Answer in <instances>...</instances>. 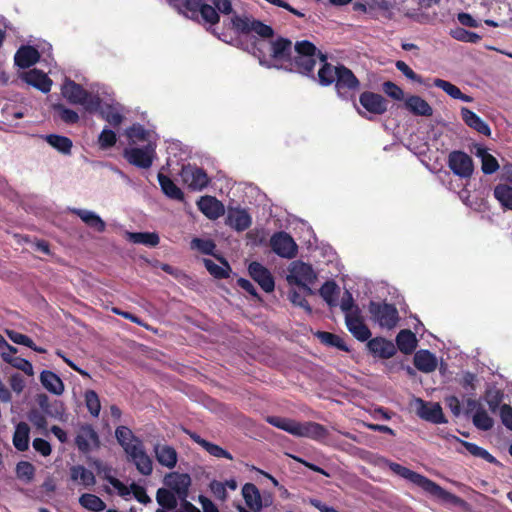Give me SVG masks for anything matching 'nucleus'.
Here are the masks:
<instances>
[{
	"mask_svg": "<svg viewBox=\"0 0 512 512\" xmlns=\"http://www.w3.org/2000/svg\"><path fill=\"white\" fill-rule=\"evenodd\" d=\"M115 436L127 454L129 461L134 463L138 472L144 476L151 475L153 472V462L147 454L142 440L136 437L132 430L126 426L117 427Z\"/></svg>",
	"mask_w": 512,
	"mask_h": 512,
	"instance_id": "f257e3e1",
	"label": "nucleus"
},
{
	"mask_svg": "<svg viewBox=\"0 0 512 512\" xmlns=\"http://www.w3.org/2000/svg\"><path fill=\"white\" fill-rule=\"evenodd\" d=\"M266 421L272 426L293 436L328 443L329 432L322 424L313 421L299 422L297 420L281 416H268Z\"/></svg>",
	"mask_w": 512,
	"mask_h": 512,
	"instance_id": "f03ea898",
	"label": "nucleus"
},
{
	"mask_svg": "<svg viewBox=\"0 0 512 512\" xmlns=\"http://www.w3.org/2000/svg\"><path fill=\"white\" fill-rule=\"evenodd\" d=\"M376 464L380 467L387 466L393 473L403 479L411 482L415 486L421 488L426 493L447 500L451 497V493L447 492L436 482L430 480L426 476L410 470L396 462H392L384 457H378Z\"/></svg>",
	"mask_w": 512,
	"mask_h": 512,
	"instance_id": "7ed1b4c3",
	"label": "nucleus"
},
{
	"mask_svg": "<svg viewBox=\"0 0 512 512\" xmlns=\"http://www.w3.org/2000/svg\"><path fill=\"white\" fill-rule=\"evenodd\" d=\"M320 54L322 53L317 50L312 42L308 40L297 41L294 46V55L291 56L289 63L285 65V70L315 79L313 71L317 59L320 60Z\"/></svg>",
	"mask_w": 512,
	"mask_h": 512,
	"instance_id": "20e7f679",
	"label": "nucleus"
},
{
	"mask_svg": "<svg viewBox=\"0 0 512 512\" xmlns=\"http://www.w3.org/2000/svg\"><path fill=\"white\" fill-rule=\"evenodd\" d=\"M61 93L70 104L82 105L89 113H95L102 102L98 91L96 94L88 92L82 85L68 78L62 84Z\"/></svg>",
	"mask_w": 512,
	"mask_h": 512,
	"instance_id": "39448f33",
	"label": "nucleus"
},
{
	"mask_svg": "<svg viewBox=\"0 0 512 512\" xmlns=\"http://www.w3.org/2000/svg\"><path fill=\"white\" fill-rule=\"evenodd\" d=\"M269 58L259 57L260 64L268 68L285 69L292 56V42L288 38L278 37L270 42Z\"/></svg>",
	"mask_w": 512,
	"mask_h": 512,
	"instance_id": "423d86ee",
	"label": "nucleus"
},
{
	"mask_svg": "<svg viewBox=\"0 0 512 512\" xmlns=\"http://www.w3.org/2000/svg\"><path fill=\"white\" fill-rule=\"evenodd\" d=\"M287 282L290 285L301 287L306 295L313 294L311 285L314 284L317 275L312 266L302 261H294L289 265Z\"/></svg>",
	"mask_w": 512,
	"mask_h": 512,
	"instance_id": "0eeeda50",
	"label": "nucleus"
},
{
	"mask_svg": "<svg viewBox=\"0 0 512 512\" xmlns=\"http://www.w3.org/2000/svg\"><path fill=\"white\" fill-rule=\"evenodd\" d=\"M231 25L235 32L239 34L255 33L261 38H271L274 36V30L270 25L251 16H240L234 13L231 18Z\"/></svg>",
	"mask_w": 512,
	"mask_h": 512,
	"instance_id": "6e6552de",
	"label": "nucleus"
},
{
	"mask_svg": "<svg viewBox=\"0 0 512 512\" xmlns=\"http://www.w3.org/2000/svg\"><path fill=\"white\" fill-rule=\"evenodd\" d=\"M333 84H335L338 97L346 101L354 98L361 85L352 70L343 64L338 65V73Z\"/></svg>",
	"mask_w": 512,
	"mask_h": 512,
	"instance_id": "1a4fd4ad",
	"label": "nucleus"
},
{
	"mask_svg": "<svg viewBox=\"0 0 512 512\" xmlns=\"http://www.w3.org/2000/svg\"><path fill=\"white\" fill-rule=\"evenodd\" d=\"M368 310L371 319L381 328L393 329L398 324L399 313L393 304L370 301Z\"/></svg>",
	"mask_w": 512,
	"mask_h": 512,
	"instance_id": "9d476101",
	"label": "nucleus"
},
{
	"mask_svg": "<svg viewBox=\"0 0 512 512\" xmlns=\"http://www.w3.org/2000/svg\"><path fill=\"white\" fill-rule=\"evenodd\" d=\"M124 157L130 164L138 168L148 169L152 166L156 157V143L149 141L143 147L126 148Z\"/></svg>",
	"mask_w": 512,
	"mask_h": 512,
	"instance_id": "9b49d317",
	"label": "nucleus"
},
{
	"mask_svg": "<svg viewBox=\"0 0 512 512\" xmlns=\"http://www.w3.org/2000/svg\"><path fill=\"white\" fill-rule=\"evenodd\" d=\"M180 176L188 188L193 191H202L210 182L205 170L196 165H184L181 169Z\"/></svg>",
	"mask_w": 512,
	"mask_h": 512,
	"instance_id": "f8f14e48",
	"label": "nucleus"
},
{
	"mask_svg": "<svg viewBox=\"0 0 512 512\" xmlns=\"http://www.w3.org/2000/svg\"><path fill=\"white\" fill-rule=\"evenodd\" d=\"M270 246L275 254L282 258L292 259L296 256L298 246L286 232L280 231L272 235Z\"/></svg>",
	"mask_w": 512,
	"mask_h": 512,
	"instance_id": "ddd939ff",
	"label": "nucleus"
},
{
	"mask_svg": "<svg viewBox=\"0 0 512 512\" xmlns=\"http://www.w3.org/2000/svg\"><path fill=\"white\" fill-rule=\"evenodd\" d=\"M75 445L83 454H88L99 448L100 439L92 425L84 424L80 426L75 437Z\"/></svg>",
	"mask_w": 512,
	"mask_h": 512,
	"instance_id": "4468645a",
	"label": "nucleus"
},
{
	"mask_svg": "<svg viewBox=\"0 0 512 512\" xmlns=\"http://www.w3.org/2000/svg\"><path fill=\"white\" fill-rule=\"evenodd\" d=\"M448 167L451 171L461 178H469L473 173L472 158L465 152L455 150L448 156Z\"/></svg>",
	"mask_w": 512,
	"mask_h": 512,
	"instance_id": "2eb2a0df",
	"label": "nucleus"
},
{
	"mask_svg": "<svg viewBox=\"0 0 512 512\" xmlns=\"http://www.w3.org/2000/svg\"><path fill=\"white\" fill-rule=\"evenodd\" d=\"M164 484L180 501H185L188 497L191 478L187 473L171 472L164 477Z\"/></svg>",
	"mask_w": 512,
	"mask_h": 512,
	"instance_id": "dca6fc26",
	"label": "nucleus"
},
{
	"mask_svg": "<svg viewBox=\"0 0 512 512\" xmlns=\"http://www.w3.org/2000/svg\"><path fill=\"white\" fill-rule=\"evenodd\" d=\"M248 272L251 278L258 283L261 289L266 293L274 291L275 282L271 272L259 262H251L248 266Z\"/></svg>",
	"mask_w": 512,
	"mask_h": 512,
	"instance_id": "f3484780",
	"label": "nucleus"
},
{
	"mask_svg": "<svg viewBox=\"0 0 512 512\" xmlns=\"http://www.w3.org/2000/svg\"><path fill=\"white\" fill-rule=\"evenodd\" d=\"M183 6L191 12H199L203 21L210 25L218 24L220 16L216 9L204 0H183Z\"/></svg>",
	"mask_w": 512,
	"mask_h": 512,
	"instance_id": "a211bd4d",
	"label": "nucleus"
},
{
	"mask_svg": "<svg viewBox=\"0 0 512 512\" xmlns=\"http://www.w3.org/2000/svg\"><path fill=\"white\" fill-rule=\"evenodd\" d=\"M359 102L367 112L374 115L384 114L388 107V102L382 95L370 91L361 93Z\"/></svg>",
	"mask_w": 512,
	"mask_h": 512,
	"instance_id": "6ab92c4d",
	"label": "nucleus"
},
{
	"mask_svg": "<svg viewBox=\"0 0 512 512\" xmlns=\"http://www.w3.org/2000/svg\"><path fill=\"white\" fill-rule=\"evenodd\" d=\"M417 403L419 405L417 408V414L420 418L434 424H443L447 422L439 403L426 402L420 398L417 399Z\"/></svg>",
	"mask_w": 512,
	"mask_h": 512,
	"instance_id": "aec40b11",
	"label": "nucleus"
},
{
	"mask_svg": "<svg viewBox=\"0 0 512 512\" xmlns=\"http://www.w3.org/2000/svg\"><path fill=\"white\" fill-rule=\"evenodd\" d=\"M367 347L373 356L382 359H389L393 357L397 352L395 344L383 337H375L370 339L367 343Z\"/></svg>",
	"mask_w": 512,
	"mask_h": 512,
	"instance_id": "412c9836",
	"label": "nucleus"
},
{
	"mask_svg": "<svg viewBox=\"0 0 512 512\" xmlns=\"http://www.w3.org/2000/svg\"><path fill=\"white\" fill-rule=\"evenodd\" d=\"M198 209L211 220L218 219L225 212L224 205L214 196H201L197 201Z\"/></svg>",
	"mask_w": 512,
	"mask_h": 512,
	"instance_id": "4be33fe9",
	"label": "nucleus"
},
{
	"mask_svg": "<svg viewBox=\"0 0 512 512\" xmlns=\"http://www.w3.org/2000/svg\"><path fill=\"white\" fill-rule=\"evenodd\" d=\"M345 323L348 331L359 341H367L371 336V331L364 323L360 314L346 315Z\"/></svg>",
	"mask_w": 512,
	"mask_h": 512,
	"instance_id": "5701e85b",
	"label": "nucleus"
},
{
	"mask_svg": "<svg viewBox=\"0 0 512 512\" xmlns=\"http://www.w3.org/2000/svg\"><path fill=\"white\" fill-rule=\"evenodd\" d=\"M100 114L101 118L107 121L110 125L117 127L123 122L122 106L111 99V103L100 104V108L96 111Z\"/></svg>",
	"mask_w": 512,
	"mask_h": 512,
	"instance_id": "b1692460",
	"label": "nucleus"
},
{
	"mask_svg": "<svg viewBox=\"0 0 512 512\" xmlns=\"http://www.w3.org/2000/svg\"><path fill=\"white\" fill-rule=\"evenodd\" d=\"M22 80L43 93L51 90L52 80L41 70L31 69L21 76Z\"/></svg>",
	"mask_w": 512,
	"mask_h": 512,
	"instance_id": "393cba45",
	"label": "nucleus"
},
{
	"mask_svg": "<svg viewBox=\"0 0 512 512\" xmlns=\"http://www.w3.org/2000/svg\"><path fill=\"white\" fill-rule=\"evenodd\" d=\"M153 451L158 463L169 469H173L178 461L177 451L170 445L155 444Z\"/></svg>",
	"mask_w": 512,
	"mask_h": 512,
	"instance_id": "a878e982",
	"label": "nucleus"
},
{
	"mask_svg": "<svg viewBox=\"0 0 512 512\" xmlns=\"http://www.w3.org/2000/svg\"><path fill=\"white\" fill-rule=\"evenodd\" d=\"M460 114L462 117L463 122L470 127L471 129L477 131L478 133L490 136L491 135V129L489 125L482 120L475 112L470 110L467 107H462L460 110Z\"/></svg>",
	"mask_w": 512,
	"mask_h": 512,
	"instance_id": "bb28decb",
	"label": "nucleus"
},
{
	"mask_svg": "<svg viewBox=\"0 0 512 512\" xmlns=\"http://www.w3.org/2000/svg\"><path fill=\"white\" fill-rule=\"evenodd\" d=\"M40 59V54L33 46L20 47L14 56L15 65L19 68L26 69L33 66Z\"/></svg>",
	"mask_w": 512,
	"mask_h": 512,
	"instance_id": "cd10ccee",
	"label": "nucleus"
},
{
	"mask_svg": "<svg viewBox=\"0 0 512 512\" xmlns=\"http://www.w3.org/2000/svg\"><path fill=\"white\" fill-rule=\"evenodd\" d=\"M414 366L423 373H431L437 368V358L435 354L426 349L418 350L413 358Z\"/></svg>",
	"mask_w": 512,
	"mask_h": 512,
	"instance_id": "c85d7f7f",
	"label": "nucleus"
},
{
	"mask_svg": "<svg viewBox=\"0 0 512 512\" xmlns=\"http://www.w3.org/2000/svg\"><path fill=\"white\" fill-rule=\"evenodd\" d=\"M404 108L416 116L430 117L433 115V108L431 105L417 95L407 97L404 101Z\"/></svg>",
	"mask_w": 512,
	"mask_h": 512,
	"instance_id": "c756f323",
	"label": "nucleus"
},
{
	"mask_svg": "<svg viewBox=\"0 0 512 512\" xmlns=\"http://www.w3.org/2000/svg\"><path fill=\"white\" fill-rule=\"evenodd\" d=\"M69 211L72 214L77 215L87 226L96 230L97 232L101 233L105 231L106 223L94 211L80 208H70Z\"/></svg>",
	"mask_w": 512,
	"mask_h": 512,
	"instance_id": "7c9ffc66",
	"label": "nucleus"
},
{
	"mask_svg": "<svg viewBox=\"0 0 512 512\" xmlns=\"http://www.w3.org/2000/svg\"><path fill=\"white\" fill-rule=\"evenodd\" d=\"M228 224L236 231H245L252 224V219L245 209H231L228 212Z\"/></svg>",
	"mask_w": 512,
	"mask_h": 512,
	"instance_id": "2f4dec72",
	"label": "nucleus"
},
{
	"mask_svg": "<svg viewBox=\"0 0 512 512\" xmlns=\"http://www.w3.org/2000/svg\"><path fill=\"white\" fill-rule=\"evenodd\" d=\"M242 496L246 505L254 512L262 510V497L259 489L253 483H246L242 487Z\"/></svg>",
	"mask_w": 512,
	"mask_h": 512,
	"instance_id": "473e14b6",
	"label": "nucleus"
},
{
	"mask_svg": "<svg viewBox=\"0 0 512 512\" xmlns=\"http://www.w3.org/2000/svg\"><path fill=\"white\" fill-rule=\"evenodd\" d=\"M42 386L54 395H61L64 392V383L61 378L50 370H43L40 374Z\"/></svg>",
	"mask_w": 512,
	"mask_h": 512,
	"instance_id": "72a5a7b5",
	"label": "nucleus"
},
{
	"mask_svg": "<svg viewBox=\"0 0 512 512\" xmlns=\"http://www.w3.org/2000/svg\"><path fill=\"white\" fill-rule=\"evenodd\" d=\"M190 437L195 443L200 445L211 456H214L216 458H226L228 460H233L232 454L226 449L220 447L219 445L203 439L200 435L196 433L190 434Z\"/></svg>",
	"mask_w": 512,
	"mask_h": 512,
	"instance_id": "f704fd0d",
	"label": "nucleus"
},
{
	"mask_svg": "<svg viewBox=\"0 0 512 512\" xmlns=\"http://www.w3.org/2000/svg\"><path fill=\"white\" fill-rule=\"evenodd\" d=\"M321 67L318 71V82L321 86H330L334 83L338 73V65L333 66L327 62V56L320 54Z\"/></svg>",
	"mask_w": 512,
	"mask_h": 512,
	"instance_id": "c9c22d12",
	"label": "nucleus"
},
{
	"mask_svg": "<svg viewBox=\"0 0 512 512\" xmlns=\"http://www.w3.org/2000/svg\"><path fill=\"white\" fill-rule=\"evenodd\" d=\"M70 479L78 482L85 488L92 487L96 484V478L92 471L83 465H74L70 467Z\"/></svg>",
	"mask_w": 512,
	"mask_h": 512,
	"instance_id": "e433bc0d",
	"label": "nucleus"
},
{
	"mask_svg": "<svg viewBox=\"0 0 512 512\" xmlns=\"http://www.w3.org/2000/svg\"><path fill=\"white\" fill-rule=\"evenodd\" d=\"M396 348L403 354H411L417 347V338L415 334L409 329L400 330L396 336Z\"/></svg>",
	"mask_w": 512,
	"mask_h": 512,
	"instance_id": "4c0bfd02",
	"label": "nucleus"
},
{
	"mask_svg": "<svg viewBox=\"0 0 512 512\" xmlns=\"http://www.w3.org/2000/svg\"><path fill=\"white\" fill-rule=\"evenodd\" d=\"M433 85L439 89H442L453 99L461 100L466 103L473 101V98L471 96L462 93L461 90L456 85L452 84L449 81L440 78H435L433 81Z\"/></svg>",
	"mask_w": 512,
	"mask_h": 512,
	"instance_id": "58836bf2",
	"label": "nucleus"
},
{
	"mask_svg": "<svg viewBox=\"0 0 512 512\" xmlns=\"http://www.w3.org/2000/svg\"><path fill=\"white\" fill-rule=\"evenodd\" d=\"M30 428L26 422H19L13 434V445L18 451H26L29 448Z\"/></svg>",
	"mask_w": 512,
	"mask_h": 512,
	"instance_id": "ea45409f",
	"label": "nucleus"
},
{
	"mask_svg": "<svg viewBox=\"0 0 512 512\" xmlns=\"http://www.w3.org/2000/svg\"><path fill=\"white\" fill-rule=\"evenodd\" d=\"M158 182L161 190L167 197L179 201L184 199V193L168 176L159 173Z\"/></svg>",
	"mask_w": 512,
	"mask_h": 512,
	"instance_id": "a19ab883",
	"label": "nucleus"
},
{
	"mask_svg": "<svg viewBox=\"0 0 512 512\" xmlns=\"http://www.w3.org/2000/svg\"><path fill=\"white\" fill-rule=\"evenodd\" d=\"M46 142L64 155H70L72 150V140L66 136L58 134H49L44 136Z\"/></svg>",
	"mask_w": 512,
	"mask_h": 512,
	"instance_id": "79ce46f5",
	"label": "nucleus"
},
{
	"mask_svg": "<svg viewBox=\"0 0 512 512\" xmlns=\"http://www.w3.org/2000/svg\"><path fill=\"white\" fill-rule=\"evenodd\" d=\"M493 195L503 210H512V186L503 183L497 184L494 187Z\"/></svg>",
	"mask_w": 512,
	"mask_h": 512,
	"instance_id": "37998d69",
	"label": "nucleus"
},
{
	"mask_svg": "<svg viewBox=\"0 0 512 512\" xmlns=\"http://www.w3.org/2000/svg\"><path fill=\"white\" fill-rule=\"evenodd\" d=\"M218 259L223 264L222 266L216 264L211 259H203L204 266L207 269V271L215 278L226 279L229 277L231 267H230L229 263L223 257H220Z\"/></svg>",
	"mask_w": 512,
	"mask_h": 512,
	"instance_id": "c03bdc74",
	"label": "nucleus"
},
{
	"mask_svg": "<svg viewBox=\"0 0 512 512\" xmlns=\"http://www.w3.org/2000/svg\"><path fill=\"white\" fill-rule=\"evenodd\" d=\"M453 438L456 441L460 442L461 445L466 449V451L469 454H471L472 456L482 458L485 461H487L488 463H492V464L498 463L497 459L492 454H490L486 449L476 445L475 443L461 440L456 436H453Z\"/></svg>",
	"mask_w": 512,
	"mask_h": 512,
	"instance_id": "a18cd8bd",
	"label": "nucleus"
},
{
	"mask_svg": "<svg viewBox=\"0 0 512 512\" xmlns=\"http://www.w3.org/2000/svg\"><path fill=\"white\" fill-rule=\"evenodd\" d=\"M79 504L88 511L101 512L105 510V502L97 495L84 493L79 497Z\"/></svg>",
	"mask_w": 512,
	"mask_h": 512,
	"instance_id": "49530a36",
	"label": "nucleus"
},
{
	"mask_svg": "<svg viewBox=\"0 0 512 512\" xmlns=\"http://www.w3.org/2000/svg\"><path fill=\"white\" fill-rule=\"evenodd\" d=\"M2 359L4 362L10 364L12 367L23 371L28 376L34 375L32 364L22 357L10 355V353L3 352Z\"/></svg>",
	"mask_w": 512,
	"mask_h": 512,
	"instance_id": "de8ad7c7",
	"label": "nucleus"
},
{
	"mask_svg": "<svg viewBox=\"0 0 512 512\" xmlns=\"http://www.w3.org/2000/svg\"><path fill=\"white\" fill-rule=\"evenodd\" d=\"M339 287L335 281H326L319 289L320 296L329 306L337 305Z\"/></svg>",
	"mask_w": 512,
	"mask_h": 512,
	"instance_id": "09e8293b",
	"label": "nucleus"
},
{
	"mask_svg": "<svg viewBox=\"0 0 512 512\" xmlns=\"http://www.w3.org/2000/svg\"><path fill=\"white\" fill-rule=\"evenodd\" d=\"M317 338L321 341V343L325 344L329 347H336L341 351H349L348 346L346 345L345 341L338 335L326 332V331H319L316 334Z\"/></svg>",
	"mask_w": 512,
	"mask_h": 512,
	"instance_id": "8fccbe9b",
	"label": "nucleus"
},
{
	"mask_svg": "<svg viewBox=\"0 0 512 512\" xmlns=\"http://www.w3.org/2000/svg\"><path fill=\"white\" fill-rule=\"evenodd\" d=\"M128 236L131 242L149 247H155L160 241L159 235L155 232H134L129 233Z\"/></svg>",
	"mask_w": 512,
	"mask_h": 512,
	"instance_id": "3c124183",
	"label": "nucleus"
},
{
	"mask_svg": "<svg viewBox=\"0 0 512 512\" xmlns=\"http://www.w3.org/2000/svg\"><path fill=\"white\" fill-rule=\"evenodd\" d=\"M156 500L161 507L173 510L176 508L179 499L170 489L159 488L156 493Z\"/></svg>",
	"mask_w": 512,
	"mask_h": 512,
	"instance_id": "603ef678",
	"label": "nucleus"
},
{
	"mask_svg": "<svg viewBox=\"0 0 512 512\" xmlns=\"http://www.w3.org/2000/svg\"><path fill=\"white\" fill-rule=\"evenodd\" d=\"M473 424L475 427L482 431H488L492 429L494 420L488 415V413L482 408L478 407L472 417Z\"/></svg>",
	"mask_w": 512,
	"mask_h": 512,
	"instance_id": "864d4df0",
	"label": "nucleus"
},
{
	"mask_svg": "<svg viewBox=\"0 0 512 512\" xmlns=\"http://www.w3.org/2000/svg\"><path fill=\"white\" fill-rule=\"evenodd\" d=\"M84 398L86 407L90 414L93 417H98L101 410V404L98 394L94 390H87L85 392Z\"/></svg>",
	"mask_w": 512,
	"mask_h": 512,
	"instance_id": "5fc2aeb1",
	"label": "nucleus"
},
{
	"mask_svg": "<svg viewBox=\"0 0 512 512\" xmlns=\"http://www.w3.org/2000/svg\"><path fill=\"white\" fill-rule=\"evenodd\" d=\"M450 35L458 41L467 43H478L481 40V36L477 33L468 31L461 27L451 30Z\"/></svg>",
	"mask_w": 512,
	"mask_h": 512,
	"instance_id": "6e6d98bb",
	"label": "nucleus"
},
{
	"mask_svg": "<svg viewBox=\"0 0 512 512\" xmlns=\"http://www.w3.org/2000/svg\"><path fill=\"white\" fill-rule=\"evenodd\" d=\"M340 308L346 315L360 314V309L354 303L352 293L349 290H345L341 298Z\"/></svg>",
	"mask_w": 512,
	"mask_h": 512,
	"instance_id": "4d7b16f0",
	"label": "nucleus"
},
{
	"mask_svg": "<svg viewBox=\"0 0 512 512\" xmlns=\"http://www.w3.org/2000/svg\"><path fill=\"white\" fill-rule=\"evenodd\" d=\"M16 475L25 482H30L35 475V467L27 461H21L16 466Z\"/></svg>",
	"mask_w": 512,
	"mask_h": 512,
	"instance_id": "13d9d810",
	"label": "nucleus"
},
{
	"mask_svg": "<svg viewBox=\"0 0 512 512\" xmlns=\"http://www.w3.org/2000/svg\"><path fill=\"white\" fill-rule=\"evenodd\" d=\"M191 248L199 250L205 255H214L215 243L210 239L194 238L191 241Z\"/></svg>",
	"mask_w": 512,
	"mask_h": 512,
	"instance_id": "bf43d9fd",
	"label": "nucleus"
},
{
	"mask_svg": "<svg viewBox=\"0 0 512 512\" xmlns=\"http://www.w3.org/2000/svg\"><path fill=\"white\" fill-rule=\"evenodd\" d=\"M55 111L58 112L60 119L66 124H75L79 121V115L76 111L66 108L62 104L54 106Z\"/></svg>",
	"mask_w": 512,
	"mask_h": 512,
	"instance_id": "052dcab7",
	"label": "nucleus"
},
{
	"mask_svg": "<svg viewBox=\"0 0 512 512\" xmlns=\"http://www.w3.org/2000/svg\"><path fill=\"white\" fill-rule=\"evenodd\" d=\"M126 135L132 141H146L148 140L149 132L140 123H134L126 130Z\"/></svg>",
	"mask_w": 512,
	"mask_h": 512,
	"instance_id": "680f3d73",
	"label": "nucleus"
},
{
	"mask_svg": "<svg viewBox=\"0 0 512 512\" xmlns=\"http://www.w3.org/2000/svg\"><path fill=\"white\" fill-rule=\"evenodd\" d=\"M116 141H117V136H116V133L105 127L99 137H98V144L100 146V148L102 149H108L112 146H114L116 144Z\"/></svg>",
	"mask_w": 512,
	"mask_h": 512,
	"instance_id": "e2e57ef3",
	"label": "nucleus"
},
{
	"mask_svg": "<svg viewBox=\"0 0 512 512\" xmlns=\"http://www.w3.org/2000/svg\"><path fill=\"white\" fill-rule=\"evenodd\" d=\"M383 91L385 94H387L390 98L394 100L401 101L404 99V92L403 90L396 85L395 83L391 81H386L382 85Z\"/></svg>",
	"mask_w": 512,
	"mask_h": 512,
	"instance_id": "0e129e2a",
	"label": "nucleus"
},
{
	"mask_svg": "<svg viewBox=\"0 0 512 512\" xmlns=\"http://www.w3.org/2000/svg\"><path fill=\"white\" fill-rule=\"evenodd\" d=\"M396 68L409 80L422 84V77L415 73L404 61H397Z\"/></svg>",
	"mask_w": 512,
	"mask_h": 512,
	"instance_id": "69168bd1",
	"label": "nucleus"
},
{
	"mask_svg": "<svg viewBox=\"0 0 512 512\" xmlns=\"http://www.w3.org/2000/svg\"><path fill=\"white\" fill-rule=\"evenodd\" d=\"M481 164L482 172L486 175H491L499 169V163L497 159L491 154L484 157V159L481 161Z\"/></svg>",
	"mask_w": 512,
	"mask_h": 512,
	"instance_id": "338daca9",
	"label": "nucleus"
},
{
	"mask_svg": "<svg viewBox=\"0 0 512 512\" xmlns=\"http://www.w3.org/2000/svg\"><path fill=\"white\" fill-rule=\"evenodd\" d=\"M500 418L502 424L509 430L512 431V407L507 404H503L500 407Z\"/></svg>",
	"mask_w": 512,
	"mask_h": 512,
	"instance_id": "774afa93",
	"label": "nucleus"
}]
</instances>
